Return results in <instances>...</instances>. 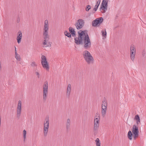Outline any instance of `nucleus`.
Returning <instances> with one entry per match:
<instances>
[{
    "label": "nucleus",
    "mask_w": 146,
    "mask_h": 146,
    "mask_svg": "<svg viewBox=\"0 0 146 146\" xmlns=\"http://www.w3.org/2000/svg\"><path fill=\"white\" fill-rule=\"evenodd\" d=\"M136 50L134 46L131 45L130 47V54H135Z\"/></svg>",
    "instance_id": "15"
},
{
    "label": "nucleus",
    "mask_w": 146,
    "mask_h": 146,
    "mask_svg": "<svg viewBox=\"0 0 146 146\" xmlns=\"http://www.w3.org/2000/svg\"><path fill=\"white\" fill-rule=\"evenodd\" d=\"M70 121L69 119H68L67 120L66 123V127L67 129L69 128L70 126Z\"/></svg>",
    "instance_id": "22"
},
{
    "label": "nucleus",
    "mask_w": 146,
    "mask_h": 146,
    "mask_svg": "<svg viewBox=\"0 0 146 146\" xmlns=\"http://www.w3.org/2000/svg\"><path fill=\"white\" fill-rule=\"evenodd\" d=\"M91 8L90 6V5H88L86 6V11H88Z\"/></svg>",
    "instance_id": "29"
},
{
    "label": "nucleus",
    "mask_w": 146,
    "mask_h": 146,
    "mask_svg": "<svg viewBox=\"0 0 146 146\" xmlns=\"http://www.w3.org/2000/svg\"><path fill=\"white\" fill-rule=\"evenodd\" d=\"M141 54L144 57L145 56V52L144 50H143L142 51Z\"/></svg>",
    "instance_id": "30"
},
{
    "label": "nucleus",
    "mask_w": 146,
    "mask_h": 146,
    "mask_svg": "<svg viewBox=\"0 0 146 146\" xmlns=\"http://www.w3.org/2000/svg\"><path fill=\"white\" fill-rule=\"evenodd\" d=\"M22 38V34L21 31H19L18 33V36L17 37V39L18 43H20Z\"/></svg>",
    "instance_id": "14"
},
{
    "label": "nucleus",
    "mask_w": 146,
    "mask_h": 146,
    "mask_svg": "<svg viewBox=\"0 0 146 146\" xmlns=\"http://www.w3.org/2000/svg\"><path fill=\"white\" fill-rule=\"evenodd\" d=\"M44 128L43 132L44 135L46 137L47 136L49 128V121L48 117H46L44 122Z\"/></svg>",
    "instance_id": "4"
},
{
    "label": "nucleus",
    "mask_w": 146,
    "mask_h": 146,
    "mask_svg": "<svg viewBox=\"0 0 146 146\" xmlns=\"http://www.w3.org/2000/svg\"><path fill=\"white\" fill-rule=\"evenodd\" d=\"M43 100L45 101L47 99V96L48 94V84L47 82H45L43 86Z\"/></svg>",
    "instance_id": "5"
},
{
    "label": "nucleus",
    "mask_w": 146,
    "mask_h": 146,
    "mask_svg": "<svg viewBox=\"0 0 146 146\" xmlns=\"http://www.w3.org/2000/svg\"><path fill=\"white\" fill-rule=\"evenodd\" d=\"M23 137L24 138V141H25L26 138V131L24 129L23 130Z\"/></svg>",
    "instance_id": "26"
},
{
    "label": "nucleus",
    "mask_w": 146,
    "mask_h": 146,
    "mask_svg": "<svg viewBox=\"0 0 146 146\" xmlns=\"http://www.w3.org/2000/svg\"><path fill=\"white\" fill-rule=\"evenodd\" d=\"M135 54H130V58L133 62H134L135 60Z\"/></svg>",
    "instance_id": "27"
},
{
    "label": "nucleus",
    "mask_w": 146,
    "mask_h": 146,
    "mask_svg": "<svg viewBox=\"0 0 146 146\" xmlns=\"http://www.w3.org/2000/svg\"><path fill=\"white\" fill-rule=\"evenodd\" d=\"M48 20L46 19L44 21L43 28V36L44 40L42 42V44L45 47H50L51 46L50 43L48 42V41L49 39V37L48 35Z\"/></svg>",
    "instance_id": "2"
},
{
    "label": "nucleus",
    "mask_w": 146,
    "mask_h": 146,
    "mask_svg": "<svg viewBox=\"0 0 146 146\" xmlns=\"http://www.w3.org/2000/svg\"><path fill=\"white\" fill-rule=\"evenodd\" d=\"M19 21H20V19H19V18L18 19H17V22L18 23H19Z\"/></svg>",
    "instance_id": "31"
},
{
    "label": "nucleus",
    "mask_w": 146,
    "mask_h": 146,
    "mask_svg": "<svg viewBox=\"0 0 146 146\" xmlns=\"http://www.w3.org/2000/svg\"><path fill=\"white\" fill-rule=\"evenodd\" d=\"M101 2L100 0H98V1H97L96 5L95 6V7L94 9V10H95V11H96L98 8V7L100 4V3Z\"/></svg>",
    "instance_id": "20"
},
{
    "label": "nucleus",
    "mask_w": 146,
    "mask_h": 146,
    "mask_svg": "<svg viewBox=\"0 0 146 146\" xmlns=\"http://www.w3.org/2000/svg\"><path fill=\"white\" fill-rule=\"evenodd\" d=\"M78 37L74 38L75 42L77 45L82 44L84 48L86 50L90 49L91 43L88 35L84 31H81V33L78 32Z\"/></svg>",
    "instance_id": "1"
},
{
    "label": "nucleus",
    "mask_w": 146,
    "mask_h": 146,
    "mask_svg": "<svg viewBox=\"0 0 146 146\" xmlns=\"http://www.w3.org/2000/svg\"><path fill=\"white\" fill-rule=\"evenodd\" d=\"M134 119L136 121V123L137 125L140 123V118L138 115H137L135 116Z\"/></svg>",
    "instance_id": "17"
},
{
    "label": "nucleus",
    "mask_w": 146,
    "mask_h": 146,
    "mask_svg": "<svg viewBox=\"0 0 146 146\" xmlns=\"http://www.w3.org/2000/svg\"><path fill=\"white\" fill-rule=\"evenodd\" d=\"M82 55L86 62L88 64H93L94 62V59L90 53L87 50L83 51Z\"/></svg>",
    "instance_id": "3"
},
{
    "label": "nucleus",
    "mask_w": 146,
    "mask_h": 146,
    "mask_svg": "<svg viewBox=\"0 0 146 146\" xmlns=\"http://www.w3.org/2000/svg\"><path fill=\"white\" fill-rule=\"evenodd\" d=\"M71 90V86L70 84H69L67 86L66 92V96L68 98H69L70 96Z\"/></svg>",
    "instance_id": "13"
},
{
    "label": "nucleus",
    "mask_w": 146,
    "mask_h": 146,
    "mask_svg": "<svg viewBox=\"0 0 146 146\" xmlns=\"http://www.w3.org/2000/svg\"><path fill=\"white\" fill-rule=\"evenodd\" d=\"M21 101L19 100L17 104V117H19L21 115Z\"/></svg>",
    "instance_id": "12"
},
{
    "label": "nucleus",
    "mask_w": 146,
    "mask_h": 146,
    "mask_svg": "<svg viewBox=\"0 0 146 146\" xmlns=\"http://www.w3.org/2000/svg\"><path fill=\"white\" fill-rule=\"evenodd\" d=\"M69 31L70 33L72 34V36H74L75 35V32L74 29L72 27H70L69 28Z\"/></svg>",
    "instance_id": "16"
},
{
    "label": "nucleus",
    "mask_w": 146,
    "mask_h": 146,
    "mask_svg": "<svg viewBox=\"0 0 146 146\" xmlns=\"http://www.w3.org/2000/svg\"><path fill=\"white\" fill-rule=\"evenodd\" d=\"M30 65L32 67L36 68L37 67V64L36 62L34 61H33L31 62Z\"/></svg>",
    "instance_id": "19"
},
{
    "label": "nucleus",
    "mask_w": 146,
    "mask_h": 146,
    "mask_svg": "<svg viewBox=\"0 0 146 146\" xmlns=\"http://www.w3.org/2000/svg\"><path fill=\"white\" fill-rule=\"evenodd\" d=\"M102 36L104 37V38H106L107 35V33L106 32V29H105L104 30H103L101 31Z\"/></svg>",
    "instance_id": "25"
},
{
    "label": "nucleus",
    "mask_w": 146,
    "mask_h": 146,
    "mask_svg": "<svg viewBox=\"0 0 146 146\" xmlns=\"http://www.w3.org/2000/svg\"><path fill=\"white\" fill-rule=\"evenodd\" d=\"M64 34L66 36L68 37H71V35L69 32L66 31L64 33Z\"/></svg>",
    "instance_id": "28"
},
{
    "label": "nucleus",
    "mask_w": 146,
    "mask_h": 146,
    "mask_svg": "<svg viewBox=\"0 0 146 146\" xmlns=\"http://www.w3.org/2000/svg\"><path fill=\"white\" fill-rule=\"evenodd\" d=\"M134 139H135L139 136V129L138 127L135 125H134L132 130Z\"/></svg>",
    "instance_id": "9"
},
{
    "label": "nucleus",
    "mask_w": 146,
    "mask_h": 146,
    "mask_svg": "<svg viewBox=\"0 0 146 146\" xmlns=\"http://www.w3.org/2000/svg\"><path fill=\"white\" fill-rule=\"evenodd\" d=\"M127 136L129 139L131 140L132 139V134L131 131H129L128 133Z\"/></svg>",
    "instance_id": "23"
},
{
    "label": "nucleus",
    "mask_w": 146,
    "mask_h": 146,
    "mask_svg": "<svg viewBox=\"0 0 146 146\" xmlns=\"http://www.w3.org/2000/svg\"><path fill=\"white\" fill-rule=\"evenodd\" d=\"M15 58L18 61H20L21 60V58L19 55L18 54L16 51L15 52Z\"/></svg>",
    "instance_id": "21"
},
{
    "label": "nucleus",
    "mask_w": 146,
    "mask_h": 146,
    "mask_svg": "<svg viewBox=\"0 0 146 146\" xmlns=\"http://www.w3.org/2000/svg\"><path fill=\"white\" fill-rule=\"evenodd\" d=\"M41 63L43 67L47 70H48L49 67L46 57L42 55L41 57Z\"/></svg>",
    "instance_id": "8"
},
{
    "label": "nucleus",
    "mask_w": 146,
    "mask_h": 146,
    "mask_svg": "<svg viewBox=\"0 0 146 146\" xmlns=\"http://www.w3.org/2000/svg\"><path fill=\"white\" fill-rule=\"evenodd\" d=\"M95 142L96 146H100L101 143L99 138L96 139Z\"/></svg>",
    "instance_id": "24"
},
{
    "label": "nucleus",
    "mask_w": 146,
    "mask_h": 146,
    "mask_svg": "<svg viewBox=\"0 0 146 146\" xmlns=\"http://www.w3.org/2000/svg\"><path fill=\"white\" fill-rule=\"evenodd\" d=\"M15 52H16H16H17V51H16V47L15 46Z\"/></svg>",
    "instance_id": "32"
},
{
    "label": "nucleus",
    "mask_w": 146,
    "mask_h": 146,
    "mask_svg": "<svg viewBox=\"0 0 146 146\" xmlns=\"http://www.w3.org/2000/svg\"><path fill=\"white\" fill-rule=\"evenodd\" d=\"M103 21V19L102 17H99L96 19L92 22V25L93 26L96 27L98 24L101 23Z\"/></svg>",
    "instance_id": "11"
},
{
    "label": "nucleus",
    "mask_w": 146,
    "mask_h": 146,
    "mask_svg": "<svg viewBox=\"0 0 146 146\" xmlns=\"http://www.w3.org/2000/svg\"><path fill=\"white\" fill-rule=\"evenodd\" d=\"M108 104L106 101L104 100L102 104L101 114L102 117L105 116L107 110Z\"/></svg>",
    "instance_id": "7"
},
{
    "label": "nucleus",
    "mask_w": 146,
    "mask_h": 146,
    "mask_svg": "<svg viewBox=\"0 0 146 146\" xmlns=\"http://www.w3.org/2000/svg\"><path fill=\"white\" fill-rule=\"evenodd\" d=\"M100 117L99 115L95 116L94 120V130L95 131H97L98 130L100 122Z\"/></svg>",
    "instance_id": "6"
},
{
    "label": "nucleus",
    "mask_w": 146,
    "mask_h": 146,
    "mask_svg": "<svg viewBox=\"0 0 146 146\" xmlns=\"http://www.w3.org/2000/svg\"><path fill=\"white\" fill-rule=\"evenodd\" d=\"M84 23V22L82 19H79L78 20L77 22L75 24V26L77 29H80L83 27Z\"/></svg>",
    "instance_id": "10"
},
{
    "label": "nucleus",
    "mask_w": 146,
    "mask_h": 146,
    "mask_svg": "<svg viewBox=\"0 0 146 146\" xmlns=\"http://www.w3.org/2000/svg\"><path fill=\"white\" fill-rule=\"evenodd\" d=\"M35 73L37 76L38 78H39L40 77V71L37 69H35L34 70Z\"/></svg>",
    "instance_id": "18"
}]
</instances>
